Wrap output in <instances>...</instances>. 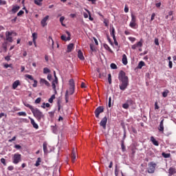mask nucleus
<instances>
[{
  "label": "nucleus",
  "mask_w": 176,
  "mask_h": 176,
  "mask_svg": "<svg viewBox=\"0 0 176 176\" xmlns=\"http://www.w3.org/2000/svg\"><path fill=\"white\" fill-rule=\"evenodd\" d=\"M48 44L50 46H52V49L54 47V41H53L52 36L48 37Z\"/></svg>",
  "instance_id": "nucleus-21"
},
{
  "label": "nucleus",
  "mask_w": 176,
  "mask_h": 176,
  "mask_svg": "<svg viewBox=\"0 0 176 176\" xmlns=\"http://www.w3.org/2000/svg\"><path fill=\"white\" fill-rule=\"evenodd\" d=\"M48 113H49V116H50V118L54 117V111H50Z\"/></svg>",
  "instance_id": "nucleus-53"
},
{
  "label": "nucleus",
  "mask_w": 176,
  "mask_h": 176,
  "mask_svg": "<svg viewBox=\"0 0 176 176\" xmlns=\"http://www.w3.org/2000/svg\"><path fill=\"white\" fill-rule=\"evenodd\" d=\"M23 14H24V11H23V10H20V11L17 13L18 17H20V16H23Z\"/></svg>",
  "instance_id": "nucleus-51"
},
{
  "label": "nucleus",
  "mask_w": 176,
  "mask_h": 176,
  "mask_svg": "<svg viewBox=\"0 0 176 176\" xmlns=\"http://www.w3.org/2000/svg\"><path fill=\"white\" fill-rule=\"evenodd\" d=\"M168 173L170 174V175H174V174H176V169L175 168L173 167H170L168 170Z\"/></svg>",
  "instance_id": "nucleus-26"
},
{
  "label": "nucleus",
  "mask_w": 176,
  "mask_h": 176,
  "mask_svg": "<svg viewBox=\"0 0 176 176\" xmlns=\"http://www.w3.org/2000/svg\"><path fill=\"white\" fill-rule=\"evenodd\" d=\"M108 81L109 85H112V76L111 75V74H108Z\"/></svg>",
  "instance_id": "nucleus-38"
},
{
  "label": "nucleus",
  "mask_w": 176,
  "mask_h": 176,
  "mask_svg": "<svg viewBox=\"0 0 176 176\" xmlns=\"http://www.w3.org/2000/svg\"><path fill=\"white\" fill-rule=\"evenodd\" d=\"M47 20H49V15H47L45 17H44L41 22V24L42 25V27H46V25H47V23H46V21H47Z\"/></svg>",
  "instance_id": "nucleus-14"
},
{
  "label": "nucleus",
  "mask_w": 176,
  "mask_h": 176,
  "mask_svg": "<svg viewBox=\"0 0 176 176\" xmlns=\"http://www.w3.org/2000/svg\"><path fill=\"white\" fill-rule=\"evenodd\" d=\"M156 16V14L153 13L151 18V21H153L155 20V17Z\"/></svg>",
  "instance_id": "nucleus-55"
},
{
  "label": "nucleus",
  "mask_w": 176,
  "mask_h": 176,
  "mask_svg": "<svg viewBox=\"0 0 176 176\" xmlns=\"http://www.w3.org/2000/svg\"><path fill=\"white\" fill-rule=\"evenodd\" d=\"M168 67L169 68H173V62L171 60H169Z\"/></svg>",
  "instance_id": "nucleus-62"
},
{
  "label": "nucleus",
  "mask_w": 176,
  "mask_h": 176,
  "mask_svg": "<svg viewBox=\"0 0 176 176\" xmlns=\"http://www.w3.org/2000/svg\"><path fill=\"white\" fill-rule=\"evenodd\" d=\"M110 35L113 37V39H115V38H116V36H115V28L112 27L111 28Z\"/></svg>",
  "instance_id": "nucleus-28"
},
{
  "label": "nucleus",
  "mask_w": 176,
  "mask_h": 176,
  "mask_svg": "<svg viewBox=\"0 0 176 176\" xmlns=\"http://www.w3.org/2000/svg\"><path fill=\"white\" fill-rule=\"evenodd\" d=\"M168 93H170V91H168V89H165L164 91L162 92V97L166 98V97H167V96H168Z\"/></svg>",
  "instance_id": "nucleus-33"
},
{
  "label": "nucleus",
  "mask_w": 176,
  "mask_h": 176,
  "mask_svg": "<svg viewBox=\"0 0 176 176\" xmlns=\"http://www.w3.org/2000/svg\"><path fill=\"white\" fill-rule=\"evenodd\" d=\"M4 67H6V68H12V64H5L4 65Z\"/></svg>",
  "instance_id": "nucleus-59"
},
{
  "label": "nucleus",
  "mask_w": 176,
  "mask_h": 176,
  "mask_svg": "<svg viewBox=\"0 0 176 176\" xmlns=\"http://www.w3.org/2000/svg\"><path fill=\"white\" fill-rule=\"evenodd\" d=\"M121 148L122 150V152H124V151H126V146H124V141H122Z\"/></svg>",
  "instance_id": "nucleus-41"
},
{
  "label": "nucleus",
  "mask_w": 176,
  "mask_h": 176,
  "mask_svg": "<svg viewBox=\"0 0 176 176\" xmlns=\"http://www.w3.org/2000/svg\"><path fill=\"white\" fill-rule=\"evenodd\" d=\"M75 93V87H69V90L66 91L65 93V101L66 102H68V100L69 99V96H72Z\"/></svg>",
  "instance_id": "nucleus-4"
},
{
  "label": "nucleus",
  "mask_w": 176,
  "mask_h": 176,
  "mask_svg": "<svg viewBox=\"0 0 176 176\" xmlns=\"http://www.w3.org/2000/svg\"><path fill=\"white\" fill-rule=\"evenodd\" d=\"M21 162V154L16 153L12 156V163L14 164H19Z\"/></svg>",
  "instance_id": "nucleus-3"
},
{
  "label": "nucleus",
  "mask_w": 176,
  "mask_h": 176,
  "mask_svg": "<svg viewBox=\"0 0 176 176\" xmlns=\"http://www.w3.org/2000/svg\"><path fill=\"white\" fill-rule=\"evenodd\" d=\"M110 67H111V69H118V66L115 63H111L110 65Z\"/></svg>",
  "instance_id": "nucleus-40"
},
{
  "label": "nucleus",
  "mask_w": 176,
  "mask_h": 176,
  "mask_svg": "<svg viewBox=\"0 0 176 176\" xmlns=\"http://www.w3.org/2000/svg\"><path fill=\"white\" fill-rule=\"evenodd\" d=\"M34 80L33 87H36V86H38V81L36 80Z\"/></svg>",
  "instance_id": "nucleus-56"
},
{
  "label": "nucleus",
  "mask_w": 176,
  "mask_h": 176,
  "mask_svg": "<svg viewBox=\"0 0 176 176\" xmlns=\"http://www.w3.org/2000/svg\"><path fill=\"white\" fill-rule=\"evenodd\" d=\"M43 148L44 153H47V143L44 142L43 144Z\"/></svg>",
  "instance_id": "nucleus-30"
},
{
  "label": "nucleus",
  "mask_w": 176,
  "mask_h": 176,
  "mask_svg": "<svg viewBox=\"0 0 176 176\" xmlns=\"http://www.w3.org/2000/svg\"><path fill=\"white\" fill-rule=\"evenodd\" d=\"M57 105H58V111H60V109H61V103L60 102V100L58 101Z\"/></svg>",
  "instance_id": "nucleus-54"
},
{
  "label": "nucleus",
  "mask_w": 176,
  "mask_h": 176,
  "mask_svg": "<svg viewBox=\"0 0 176 176\" xmlns=\"http://www.w3.org/2000/svg\"><path fill=\"white\" fill-rule=\"evenodd\" d=\"M90 49H91V52H94V50H96V48H94V45H90Z\"/></svg>",
  "instance_id": "nucleus-61"
},
{
  "label": "nucleus",
  "mask_w": 176,
  "mask_h": 176,
  "mask_svg": "<svg viewBox=\"0 0 176 176\" xmlns=\"http://www.w3.org/2000/svg\"><path fill=\"white\" fill-rule=\"evenodd\" d=\"M8 170H9V171H12V170H14V167L13 166H10L8 167Z\"/></svg>",
  "instance_id": "nucleus-58"
},
{
  "label": "nucleus",
  "mask_w": 176,
  "mask_h": 176,
  "mask_svg": "<svg viewBox=\"0 0 176 176\" xmlns=\"http://www.w3.org/2000/svg\"><path fill=\"white\" fill-rule=\"evenodd\" d=\"M1 162L3 164V166H6V160H5V158H1Z\"/></svg>",
  "instance_id": "nucleus-52"
},
{
  "label": "nucleus",
  "mask_w": 176,
  "mask_h": 176,
  "mask_svg": "<svg viewBox=\"0 0 176 176\" xmlns=\"http://www.w3.org/2000/svg\"><path fill=\"white\" fill-rule=\"evenodd\" d=\"M40 85H41V86H43V85H45L47 87H50V83L47 80H45V78L41 79Z\"/></svg>",
  "instance_id": "nucleus-15"
},
{
  "label": "nucleus",
  "mask_w": 176,
  "mask_h": 176,
  "mask_svg": "<svg viewBox=\"0 0 176 176\" xmlns=\"http://www.w3.org/2000/svg\"><path fill=\"white\" fill-rule=\"evenodd\" d=\"M43 74H50V69L47 67L43 69Z\"/></svg>",
  "instance_id": "nucleus-43"
},
{
  "label": "nucleus",
  "mask_w": 176,
  "mask_h": 176,
  "mask_svg": "<svg viewBox=\"0 0 176 176\" xmlns=\"http://www.w3.org/2000/svg\"><path fill=\"white\" fill-rule=\"evenodd\" d=\"M76 160V150L75 148H73L72 153V160L74 163L75 160Z\"/></svg>",
  "instance_id": "nucleus-17"
},
{
  "label": "nucleus",
  "mask_w": 176,
  "mask_h": 176,
  "mask_svg": "<svg viewBox=\"0 0 176 176\" xmlns=\"http://www.w3.org/2000/svg\"><path fill=\"white\" fill-rule=\"evenodd\" d=\"M66 34H67L68 36L67 37V36H65V35H62L60 36V39L62 41H71V33H69V32L67 31Z\"/></svg>",
  "instance_id": "nucleus-11"
},
{
  "label": "nucleus",
  "mask_w": 176,
  "mask_h": 176,
  "mask_svg": "<svg viewBox=\"0 0 176 176\" xmlns=\"http://www.w3.org/2000/svg\"><path fill=\"white\" fill-rule=\"evenodd\" d=\"M23 105H25V107H27V108H29V109H30L31 112H32L35 108H34V107H32V105L28 104V102H23Z\"/></svg>",
  "instance_id": "nucleus-18"
},
{
  "label": "nucleus",
  "mask_w": 176,
  "mask_h": 176,
  "mask_svg": "<svg viewBox=\"0 0 176 176\" xmlns=\"http://www.w3.org/2000/svg\"><path fill=\"white\" fill-rule=\"evenodd\" d=\"M118 79L121 82L120 85V90L124 91L129 86V77L126 76V73L121 70L118 75Z\"/></svg>",
  "instance_id": "nucleus-1"
},
{
  "label": "nucleus",
  "mask_w": 176,
  "mask_h": 176,
  "mask_svg": "<svg viewBox=\"0 0 176 176\" xmlns=\"http://www.w3.org/2000/svg\"><path fill=\"white\" fill-rule=\"evenodd\" d=\"M129 107H130V105H129L128 103H124L122 104V108H124V109H129Z\"/></svg>",
  "instance_id": "nucleus-48"
},
{
  "label": "nucleus",
  "mask_w": 176,
  "mask_h": 176,
  "mask_svg": "<svg viewBox=\"0 0 176 176\" xmlns=\"http://www.w3.org/2000/svg\"><path fill=\"white\" fill-rule=\"evenodd\" d=\"M158 130L162 133H164V119L161 120L160 123V126L158 127Z\"/></svg>",
  "instance_id": "nucleus-12"
},
{
  "label": "nucleus",
  "mask_w": 176,
  "mask_h": 176,
  "mask_svg": "<svg viewBox=\"0 0 176 176\" xmlns=\"http://www.w3.org/2000/svg\"><path fill=\"white\" fill-rule=\"evenodd\" d=\"M69 85L70 87H75V81H74V79L69 80Z\"/></svg>",
  "instance_id": "nucleus-34"
},
{
  "label": "nucleus",
  "mask_w": 176,
  "mask_h": 176,
  "mask_svg": "<svg viewBox=\"0 0 176 176\" xmlns=\"http://www.w3.org/2000/svg\"><path fill=\"white\" fill-rule=\"evenodd\" d=\"M42 2H43V0H34V3L37 6H42Z\"/></svg>",
  "instance_id": "nucleus-32"
},
{
  "label": "nucleus",
  "mask_w": 176,
  "mask_h": 176,
  "mask_svg": "<svg viewBox=\"0 0 176 176\" xmlns=\"http://www.w3.org/2000/svg\"><path fill=\"white\" fill-rule=\"evenodd\" d=\"M41 163H42V159L41 157H38L35 164L36 167H39V166H41Z\"/></svg>",
  "instance_id": "nucleus-29"
},
{
  "label": "nucleus",
  "mask_w": 176,
  "mask_h": 176,
  "mask_svg": "<svg viewBox=\"0 0 176 176\" xmlns=\"http://www.w3.org/2000/svg\"><path fill=\"white\" fill-rule=\"evenodd\" d=\"M54 74L55 79L54 80L52 81V86L53 90H54L55 93L56 94L57 91L56 90V85L58 83V78H57V76H56V72H54Z\"/></svg>",
  "instance_id": "nucleus-8"
},
{
  "label": "nucleus",
  "mask_w": 176,
  "mask_h": 176,
  "mask_svg": "<svg viewBox=\"0 0 176 176\" xmlns=\"http://www.w3.org/2000/svg\"><path fill=\"white\" fill-rule=\"evenodd\" d=\"M50 107V104L43 102L41 106V108H43L45 109V108H49Z\"/></svg>",
  "instance_id": "nucleus-36"
},
{
  "label": "nucleus",
  "mask_w": 176,
  "mask_h": 176,
  "mask_svg": "<svg viewBox=\"0 0 176 176\" xmlns=\"http://www.w3.org/2000/svg\"><path fill=\"white\" fill-rule=\"evenodd\" d=\"M107 122H108V118H107V116H105L104 118H103L102 119V120L100 122V126L103 127L104 130H105V129H107Z\"/></svg>",
  "instance_id": "nucleus-9"
},
{
  "label": "nucleus",
  "mask_w": 176,
  "mask_h": 176,
  "mask_svg": "<svg viewBox=\"0 0 176 176\" xmlns=\"http://www.w3.org/2000/svg\"><path fill=\"white\" fill-rule=\"evenodd\" d=\"M151 141L153 145H155V146H159V142H157L153 136L151 137Z\"/></svg>",
  "instance_id": "nucleus-19"
},
{
  "label": "nucleus",
  "mask_w": 176,
  "mask_h": 176,
  "mask_svg": "<svg viewBox=\"0 0 176 176\" xmlns=\"http://www.w3.org/2000/svg\"><path fill=\"white\" fill-rule=\"evenodd\" d=\"M29 119H30V123L33 126L34 129H36V130H38V129H39V126L38 125V124L35 123V120L33 118H32L31 117H29Z\"/></svg>",
  "instance_id": "nucleus-16"
},
{
  "label": "nucleus",
  "mask_w": 176,
  "mask_h": 176,
  "mask_svg": "<svg viewBox=\"0 0 176 176\" xmlns=\"http://www.w3.org/2000/svg\"><path fill=\"white\" fill-rule=\"evenodd\" d=\"M156 170V163L151 162L148 163V174H153Z\"/></svg>",
  "instance_id": "nucleus-5"
},
{
  "label": "nucleus",
  "mask_w": 176,
  "mask_h": 176,
  "mask_svg": "<svg viewBox=\"0 0 176 176\" xmlns=\"http://www.w3.org/2000/svg\"><path fill=\"white\" fill-rule=\"evenodd\" d=\"M86 12H87L88 14H89V19L90 20V21H93V20H94V19L93 17H91V14H90V11H89V10L85 9Z\"/></svg>",
  "instance_id": "nucleus-37"
},
{
  "label": "nucleus",
  "mask_w": 176,
  "mask_h": 176,
  "mask_svg": "<svg viewBox=\"0 0 176 176\" xmlns=\"http://www.w3.org/2000/svg\"><path fill=\"white\" fill-rule=\"evenodd\" d=\"M142 41V40H140L135 44L131 46V49H133V50H135V49H137V47H142V41Z\"/></svg>",
  "instance_id": "nucleus-13"
},
{
  "label": "nucleus",
  "mask_w": 176,
  "mask_h": 176,
  "mask_svg": "<svg viewBox=\"0 0 176 176\" xmlns=\"http://www.w3.org/2000/svg\"><path fill=\"white\" fill-rule=\"evenodd\" d=\"M111 106H112V98L109 97L108 107L109 108H111Z\"/></svg>",
  "instance_id": "nucleus-49"
},
{
  "label": "nucleus",
  "mask_w": 176,
  "mask_h": 176,
  "mask_svg": "<svg viewBox=\"0 0 176 176\" xmlns=\"http://www.w3.org/2000/svg\"><path fill=\"white\" fill-rule=\"evenodd\" d=\"M155 44L156 46H159V39L158 38H155Z\"/></svg>",
  "instance_id": "nucleus-60"
},
{
  "label": "nucleus",
  "mask_w": 176,
  "mask_h": 176,
  "mask_svg": "<svg viewBox=\"0 0 176 176\" xmlns=\"http://www.w3.org/2000/svg\"><path fill=\"white\" fill-rule=\"evenodd\" d=\"M142 67H145V62L144 61H140L138 65V68L139 69H141L142 68Z\"/></svg>",
  "instance_id": "nucleus-31"
},
{
  "label": "nucleus",
  "mask_w": 176,
  "mask_h": 176,
  "mask_svg": "<svg viewBox=\"0 0 176 176\" xmlns=\"http://www.w3.org/2000/svg\"><path fill=\"white\" fill-rule=\"evenodd\" d=\"M19 116H27V113L24 111H21L18 113Z\"/></svg>",
  "instance_id": "nucleus-45"
},
{
  "label": "nucleus",
  "mask_w": 176,
  "mask_h": 176,
  "mask_svg": "<svg viewBox=\"0 0 176 176\" xmlns=\"http://www.w3.org/2000/svg\"><path fill=\"white\" fill-rule=\"evenodd\" d=\"M162 156L163 157H165V159H167L170 157V153H162Z\"/></svg>",
  "instance_id": "nucleus-47"
},
{
  "label": "nucleus",
  "mask_w": 176,
  "mask_h": 176,
  "mask_svg": "<svg viewBox=\"0 0 176 176\" xmlns=\"http://www.w3.org/2000/svg\"><path fill=\"white\" fill-rule=\"evenodd\" d=\"M54 98H56V95H52L51 98L48 100V102H50V104H52Z\"/></svg>",
  "instance_id": "nucleus-42"
},
{
  "label": "nucleus",
  "mask_w": 176,
  "mask_h": 176,
  "mask_svg": "<svg viewBox=\"0 0 176 176\" xmlns=\"http://www.w3.org/2000/svg\"><path fill=\"white\" fill-rule=\"evenodd\" d=\"M18 86H20V80H17L13 82L12 89H14V90H16V89H17Z\"/></svg>",
  "instance_id": "nucleus-20"
},
{
  "label": "nucleus",
  "mask_w": 176,
  "mask_h": 176,
  "mask_svg": "<svg viewBox=\"0 0 176 176\" xmlns=\"http://www.w3.org/2000/svg\"><path fill=\"white\" fill-rule=\"evenodd\" d=\"M41 101H42V98H38L36 100H35V104H41Z\"/></svg>",
  "instance_id": "nucleus-50"
},
{
  "label": "nucleus",
  "mask_w": 176,
  "mask_h": 176,
  "mask_svg": "<svg viewBox=\"0 0 176 176\" xmlns=\"http://www.w3.org/2000/svg\"><path fill=\"white\" fill-rule=\"evenodd\" d=\"M115 175L116 176L119 175V170L118 169V164H116V166H115Z\"/></svg>",
  "instance_id": "nucleus-39"
},
{
  "label": "nucleus",
  "mask_w": 176,
  "mask_h": 176,
  "mask_svg": "<svg viewBox=\"0 0 176 176\" xmlns=\"http://www.w3.org/2000/svg\"><path fill=\"white\" fill-rule=\"evenodd\" d=\"M122 64H124V65H127V56H126V54H123L122 55Z\"/></svg>",
  "instance_id": "nucleus-24"
},
{
  "label": "nucleus",
  "mask_w": 176,
  "mask_h": 176,
  "mask_svg": "<svg viewBox=\"0 0 176 176\" xmlns=\"http://www.w3.org/2000/svg\"><path fill=\"white\" fill-rule=\"evenodd\" d=\"M12 33L10 32H6V39L12 43L13 42V38L12 37Z\"/></svg>",
  "instance_id": "nucleus-10"
},
{
  "label": "nucleus",
  "mask_w": 176,
  "mask_h": 176,
  "mask_svg": "<svg viewBox=\"0 0 176 176\" xmlns=\"http://www.w3.org/2000/svg\"><path fill=\"white\" fill-rule=\"evenodd\" d=\"M25 77L28 78V79H30V80H34V77L30 74H25Z\"/></svg>",
  "instance_id": "nucleus-46"
},
{
  "label": "nucleus",
  "mask_w": 176,
  "mask_h": 176,
  "mask_svg": "<svg viewBox=\"0 0 176 176\" xmlns=\"http://www.w3.org/2000/svg\"><path fill=\"white\" fill-rule=\"evenodd\" d=\"M32 113L36 118V119L38 120V122H41L42 119H45V114L41 110H39L37 108H35L32 111Z\"/></svg>",
  "instance_id": "nucleus-2"
},
{
  "label": "nucleus",
  "mask_w": 176,
  "mask_h": 176,
  "mask_svg": "<svg viewBox=\"0 0 176 176\" xmlns=\"http://www.w3.org/2000/svg\"><path fill=\"white\" fill-rule=\"evenodd\" d=\"M78 57L80 60H85V56H83V52H82V50H79L78 52Z\"/></svg>",
  "instance_id": "nucleus-22"
},
{
  "label": "nucleus",
  "mask_w": 176,
  "mask_h": 176,
  "mask_svg": "<svg viewBox=\"0 0 176 176\" xmlns=\"http://www.w3.org/2000/svg\"><path fill=\"white\" fill-rule=\"evenodd\" d=\"M137 25V16L133 14H131V21L129 23V26L131 28L135 29V26Z\"/></svg>",
  "instance_id": "nucleus-6"
},
{
  "label": "nucleus",
  "mask_w": 176,
  "mask_h": 176,
  "mask_svg": "<svg viewBox=\"0 0 176 176\" xmlns=\"http://www.w3.org/2000/svg\"><path fill=\"white\" fill-rule=\"evenodd\" d=\"M72 50H74V43H70L67 45V52L71 53V52H72Z\"/></svg>",
  "instance_id": "nucleus-23"
},
{
  "label": "nucleus",
  "mask_w": 176,
  "mask_h": 176,
  "mask_svg": "<svg viewBox=\"0 0 176 176\" xmlns=\"http://www.w3.org/2000/svg\"><path fill=\"white\" fill-rule=\"evenodd\" d=\"M2 47H3V50H5L6 52H7V50H8V42H4V43L2 44Z\"/></svg>",
  "instance_id": "nucleus-35"
},
{
  "label": "nucleus",
  "mask_w": 176,
  "mask_h": 176,
  "mask_svg": "<svg viewBox=\"0 0 176 176\" xmlns=\"http://www.w3.org/2000/svg\"><path fill=\"white\" fill-rule=\"evenodd\" d=\"M32 38H33V43L34 44V46H36V38H38V34L35 32L33 33Z\"/></svg>",
  "instance_id": "nucleus-27"
},
{
  "label": "nucleus",
  "mask_w": 176,
  "mask_h": 176,
  "mask_svg": "<svg viewBox=\"0 0 176 176\" xmlns=\"http://www.w3.org/2000/svg\"><path fill=\"white\" fill-rule=\"evenodd\" d=\"M64 20H65V17L64 16H61L60 18V22L61 23V25L63 26V27H65V25L63 23Z\"/></svg>",
  "instance_id": "nucleus-44"
},
{
  "label": "nucleus",
  "mask_w": 176,
  "mask_h": 176,
  "mask_svg": "<svg viewBox=\"0 0 176 176\" xmlns=\"http://www.w3.org/2000/svg\"><path fill=\"white\" fill-rule=\"evenodd\" d=\"M124 12L125 13H129V7H127V6H125L124 7Z\"/></svg>",
  "instance_id": "nucleus-63"
},
{
  "label": "nucleus",
  "mask_w": 176,
  "mask_h": 176,
  "mask_svg": "<svg viewBox=\"0 0 176 176\" xmlns=\"http://www.w3.org/2000/svg\"><path fill=\"white\" fill-rule=\"evenodd\" d=\"M14 148H15L16 149H20V148H21V146H20V144H16V145L14 146Z\"/></svg>",
  "instance_id": "nucleus-64"
},
{
  "label": "nucleus",
  "mask_w": 176,
  "mask_h": 176,
  "mask_svg": "<svg viewBox=\"0 0 176 176\" xmlns=\"http://www.w3.org/2000/svg\"><path fill=\"white\" fill-rule=\"evenodd\" d=\"M16 136H14L12 139H10L8 140L9 142H13V141H16Z\"/></svg>",
  "instance_id": "nucleus-57"
},
{
  "label": "nucleus",
  "mask_w": 176,
  "mask_h": 176,
  "mask_svg": "<svg viewBox=\"0 0 176 176\" xmlns=\"http://www.w3.org/2000/svg\"><path fill=\"white\" fill-rule=\"evenodd\" d=\"M20 10V6H14L12 9V13H17Z\"/></svg>",
  "instance_id": "nucleus-25"
},
{
  "label": "nucleus",
  "mask_w": 176,
  "mask_h": 176,
  "mask_svg": "<svg viewBox=\"0 0 176 176\" xmlns=\"http://www.w3.org/2000/svg\"><path fill=\"white\" fill-rule=\"evenodd\" d=\"M104 112V107L100 106L95 110L96 118H100V113Z\"/></svg>",
  "instance_id": "nucleus-7"
}]
</instances>
